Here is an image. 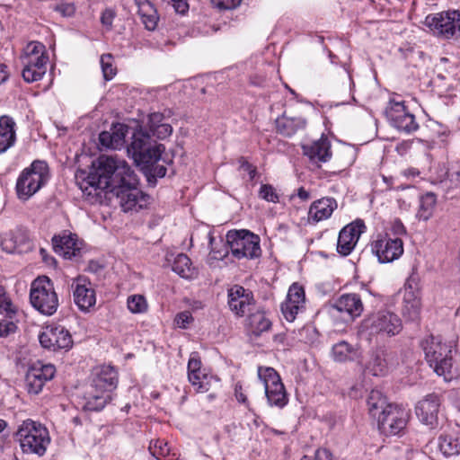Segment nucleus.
Returning a JSON list of instances; mask_svg holds the SVG:
<instances>
[{"instance_id": "obj_8", "label": "nucleus", "mask_w": 460, "mask_h": 460, "mask_svg": "<svg viewBox=\"0 0 460 460\" xmlns=\"http://www.w3.org/2000/svg\"><path fill=\"white\" fill-rule=\"evenodd\" d=\"M226 239L231 254L237 260H252L259 258L261 254L260 237L249 230H229Z\"/></svg>"}, {"instance_id": "obj_61", "label": "nucleus", "mask_w": 460, "mask_h": 460, "mask_svg": "<svg viewBox=\"0 0 460 460\" xmlns=\"http://www.w3.org/2000/svg\"><path fill=\"white\" fill-rule=\"evenodd\" d=\"M8 78L7 66L0 64V84Z\"/></svg>"}, {"instance_id": "obj_54", "label": "nucleus", "mask_w": 460, "mask_h": 460, "mask_svg": "<svg viewBox=\"0 0 460 460\" xmlns=\"http://www.w3.org/2000/svg\"><path fill=\"white\" fill-rule=\"evenodd\" d=\"M300 460H333L332 453L325 448H319L312 456H304Z\"/></svg>"}, {"instance_id": "obj_17", "label": "nucleus", "mask_w": 460, "mask_h": 460, "mask_svg": "<svg viewBox=\"0 0 460 460\" xmlns=\"http://www.w3.org/2000/svg\"><path fill=\"white\" fill-rule=\"evenodd\" d=\"M365 229L366 226L360 219L345 226L339 233L337 252L343 256L350 254Z\"/></svg>"}, {"instance_id": "obj_23", "label": "nucleus", "mask_w": 460, "mask_h": 460, "mask_svg": "<svg viewBox=\"0 0 460 460\" xmlns=\"http://www.w3.org/2000/svg\"><path fill=\"white\" fill-rule=\"evenodd\" d=\"M112 395L106 394L100 389L93 388V385L87 386L84 395L79 402L82 409L85 411H102L111 401Z\"/></svg>"}, {"instance_id": "obj_28", "label": "nucleus", "mask_w": 460, "mask_h": 460, "mask_svg": "<svg viewBox=\"0 0 460 460\" xmlns=\"http://www.w3.org/2000/svg\"><path fill=\"white\" fill-rule=\"evenodd\" d=\"M337 208V202L332 198H323L312 203L309 208V218L319 222L329 218L334 209Z\"/></svg>"}, {"instance_id": "obj_50", "label": "nucleus", "mask_w": 460, "mask_h": 460, "mask_svg": "<svg viewBox=\"0 0 460 460\" xmlns=\"http://www.w3.org/2000/svg\"><path fill=\"white\" fill-rule=\"evenodd\" d=\"M148 132L151 137H155L157 139H165L172 135V127L169 123H163Z\"/></svg>"}, {"instance_id": "obj_24", "label": "nucleus", "mask_w": 460, "mask_h": 460, "mask_svg": "<svg viewBox=\"0 0 460 460\" xmlns=\"http://www.w3.org/2000/svg\"><path fill=\"white\" fill-rule=\"evenodd\" d=\"M52 243L54 251L65 259L72 260L81 256V248L75 234L65 233L62 235H55Z\"/></svg>"}, {"instance_id": "obj_3", "label": "nucleus", "mask_w": 460, "mask_h": 460, "mask_svg": "<svg viewBox=\"0 0 460 460\" xmlns=\"http://www.w3.org/2000/svg\"><path fill=\"white\" fill-rule=\"evenodd\" d=\"M361 330L370 338H392L402 332V321L397 314L390 310H378L364 318Z\"/></svg>"}, {"instance_id": "obj_35", "label": "nucleus", "mask_w": 460, "mask_h": 460, "mask_svg": "<svg viewBox=\"0 0 460 460\" xmlns=\"http://www.w3.org/2000/svg\"><path fill=\"white\" fill-rule=\"evenodd\" d=\"M172 270L184 279H193L198 275L190 259L184 253H179L174 258Z\"/></svg>"}, {"instance_id": "obj_21", "label": "nucleus", "mask_w": 460, "mask_h": 460, "mask_svg": "<svg viewBox=\"0 0 460 460\" xmlns=\"http://www.w3.org/2000/svg\"><path fill=\"white\" fill-rule=\"evenodd\" d=\"M93 388L102 390L106 394L111 393L118 385V371L110 365H103L94 369L92 382Z\"/></svg>"}, {"instance_id": "obj_56", "label": "nucleus", "mask_w": 460, "mask_h": 460, "mask_svg": "<svg viewBox=\"0 0 460 460\" xmlns=\"http://www.w3.org/2000/svg\"><path fill=\"white\" fill-rule=\"evenodd\" d=\"M172 5L176 13L185 14L189 10L187 0H171Z\"/></svg>"}, {"instance_id": "obj_7", "label": "nucleus", "mask_w": 460, "mask_h": 460, "mask_svg": "<svg viewBox=\"0 0 460 460\" xmlns=\"http://www.w3.org/2000/svg\"><path fill=\"white\" fill-rule=\"evenodd\" d=\"M49 180V169L45 161L36 160L25 168L16 182L20 199H28L40 190Z\"/></svg>"}, {"instance_id": "obj_62", "label": "nucleus", "mask_w": 460, "mask_h": 460, "mask_svg": "<svg viewBox=\"0 0 460 460\" xmlns=\"http://www.w3.org/2000/svg\"><path fill=\"white\" fill-rule=\"evenodd\" d=\"M297 196L302 200H307L310 197V194L304 187H301L297 190Z\"/></svg>"}, {"instance_id": "obj_31", "label": "nucleus", "mask_w": 460, "mask_h": 460, "mask_svg": "<svg viewBox=\"0 0 460 460\" xmlns=\"http://www.w3.org/2000/svg\"><path fill=\"white\" fill-rule=\"evenodd\" d=\"M306 120L302 117H288L283 114L276 119L277 131L284 137H292L298 130L304 129Z\"/></svg>"}, {"instance_id": "obj_55", "label": "nucleus", "mask_w": 460, "mask_h": 460, "mask_svg": "<svg viewBox=\"0 0 460 460\" xmlns=\"http://www.w3.org/2000/svg\"><path fill=\"white\" fill-rule=\"evenodd\" d=\"M164 115L160 112H153L148 115L147 119V131L152 130L154 128L162 125L164 122Z\"/></svg>"}, {"instance_id": "obj_43", "label": "nucleus", "mask_w": 460, "mask_h": 460, "mask_svg": "<svg viewBox=\"0 0 460 460\" xmlns=\"http://www.w3.org/2000/svg\"><path fill=\"white\" fill-rule=\"evenodd\" d=\"M128 308L133 314H142L147 310V303L144 296L133 295L128 297Z\"/></svg>"}, {"instance_id": "obj_22", "label": "nucleus", "mask_w": 460, "mask_h": 460, "mask_svg": "<svg viewBox=\"0 0 460 460\" xmlns=\"http://www.w3.org/2000/svg\"><path fill=\"white\" fill-rule=\"evenodd\" d=\"M340 313L346 314L350 321L359 317L364 311V304L358 294L348 293L340 296L332 305Z\"/></svg>"}, {"instance_id": "obj_1", "label": "nucleus", "mask_w": 460, "mask_h": 460, "mask_svg": "<svg viewBox=\"0 0 460 460\" xmlns=\"http://www.w3.org/2000/svg\"><path fill=\"white\" fill-rule=\"evenodd\" d=\"M138 184L137 174L125 160L102 155L93 164L80 188L91 202L100 201L102 193H112L123 211L128 212L143 208L149 201L150 197Z\"/></svg>"}, {"instance_id": "obj_25", "label": "nucleus", "mask_w": 460, "mask_h": 460, "mask_svg": "<svg viewBox=\"0 0 460 460\" xmlns=\"http://www.w3.org/2000/svg\"><path fill=\"white\" fill-rule=\"evenodd\" d=\"M303 153L314 163H326L332 158L331 142L325 137L302 146Z\"/></svg>"}, {"instance_id": "obj_41", "label": "nucleus", "mask_w": 460, "mask_h": 460, "mask_svg": "<svg viewBox=\"0 0 460 460\" xmlns=\"http://www.w3.org/2000/svg\"><path fill=\"white\" fill-rule=\"evenodd\" d=\"M40 55L48 56L45 46L39 41H31L24 48L21 61L31 60V58H36L37 57L40 58Z\"/></svg>"}, {"instance_id": "obj_18", "label": "nucleus", "mask_w": 460, "mask_h": 460, "mask_svg": "<svg viewBox=\"0 0 460 460\" xmlns=\"http://www.w3.org/2000/svg\"><path fill=\"white\" fill-rule=\"evenodd\" d=\"M56 368L51 364L32 366L27 371L25 385L29 394H38L41 392L46 382L51 380Z\"/></svg>"}, {"instance_id": "obj_60", "label": "nucleus", "mask_w": 460, "mask_h": 460, "mask_svg": "<svg viewBox=\"0 0 460 460\" xmlns=\"http://www.w3.org/2000/svg\"><path fill=\"white\" fill-rule=\"evenodd\" d=\"M391 231L396 235H401L406 233L403 224L399 219H395L392 223Z\"/></svg>"}, {"instance_id": "obj_58", "label": "nucleus", "mask_w": 460, "mask_h": 460, "mask_svg": "<svg viewBox=\"0 0 460 460\" xmlns=\"http://www.w3.org/2000/svg\"><path fill=\"white\" fill-rule=\"evenodd\" d=\"M234 396L239 402L243 403V404L248 403V400H247L246 395L243 393V385H242L241 382H236L234 385Z\"/></svg>"}, {"instance_id": "obj_6", "label": "nucleus", "mask_w": 460, "mask_h": 460, "mask_svg": "<svg viewBox=\"0 0 460 460\" xmlns=\"http://www.w3.org/2000/svg\"><path fill=\"white\" fill-rule=\"evenodd\" d=\"M30 302L43 315H53L59 305L53 282L46 276L39 277L31 285Z\"/></svg>"}, {"instance_id": "obj_42", "label": "nucleus", "mask_w": 460, "mask_h": 460, "mask_svg": "<svg viewBox=\"0 0 460 460\" xmlns=\"http://www.w3.org/2000/svg\"><path fill=\"white\" fill-rule=\"evenodd\" d=\"M100 63L104 79L111 80L117 74V69L113 66V56L110 53L102 55Z\"/></svg>"}, {"instance_id": "obj_33", "label": "nucleus", "mask_w": 460, "mask_h": 460, "mask_svg": "<svg viewBox=\"0 0 460 460\" xmlns=\"http://www.w3.org/2000/svg\"><path fill=\"white\" fill-rule=\"evenodd\" d=\"M368 413L374 420H376L384 411L394 403H389L386 397L379 390H372L367 399Z\"/></svg>"}, {"instance_id": "obj_52", "label": "nucleus", "mask_w": 460, "mask_h": 460, "mask_svg": "<svg viewBox=\"0 0 460 460\" xmlns=\"http://www.w3.org/2000/svg\"><path fill=\"white\" fill-rule=\"evenodd\" d=\"M149 451L153 456L155 458H159L160 456H164L169 453V448L167 447V444L163 441H155L154 446L149 447Z\"/></svg>"}, {"instance_id": "obj_20", "label": "nucleus", "mask_w": 460, "mask_h": 460, "mask_svg": "<svg viewBox=\"0 0 460 460\" xmlns=\"http://www.w3.org/2000/svg\"><path fill=\"white\" fill-rule=\"evenodd\" d=\"M440 403L441 399L438 394L433 393L426 395L415 407L418 419L426 425L433 426L438 420Z\"/></svg>"}, {"instance_id": "obj_26", "label": "nucleus", "mask_w": 460, "mask_h": 460, "mask_svg": "<svg viewBox=\"0 0 460 460\" xmlns=\"http://www.w3.org/2000/svg\"><path fill=\"white\" fill-rule=\"evenodd\" d=\"M22 65V75L25 82L34 83L40 81L47 72L49 56H42L31 58V60L21 61Z\"/></svg>"}, {"instance_id": "obj_32", "label": "nucleus", "mask_w": 460, "mask_h": 460, "mask_svg": "<svg viewBox=\"0 0 460 460\" xmlns=\"http://www.w3.org/2000/svg\"><path fill=\"white\" fill-rule=\"evenodd\" d=\"M438 448L445 456H454L460 453V429L440 435Z\"/></svg>"}, {"instance_id": "obj_44", "label": "nucleus", "mask_w": 460, "mask_h": 460, "mask_svg": "<svg viewBox=\"0 0 460 460\" xmlns=\"http://www.w3.org/2000/svg\"><path fill=\"white\" fill-rule=\"evenodd\" d=\"M304 307L299 304H295V302L285 300L281 304V312L285 317V319L288 322H293L298 312Z\"/></svg>"}, {"instance_id": "obj_63", "label": "nucleus", "mask_w": 460, "mask_h": 460, "mask_svg": "<svg viewBox=\"0 0 460 460\" xmlns=\"http://www.w3.org/2000/svg\"><path fill=\"white\" fill-rule=\"evenodd\" d=\"M208 239H209V245H210L211 252H213V253H219V257L220 258L225 257L228 253V251H226V252L224 254H221L219 252L215 250V248L213 247L214 237H213V235L210 233L208 234Z\"/></svg>"}, {"instance_id": "obj_37", "label": "nucleus", "mask_w": 460, "mask_h": 460, "mask_svg": "<svg viewBox=\"0 0 460 460\" xmlns=\"http://www.w3.org/2000/svg\"><path fill=\"white\" fill-rule=\"evenodd\" d=\"M19 307L15 305L5 288L0 285V315L4 318L17 319Z\"/></svg>"}, {"instance_id": "obj_11", "label": "nucleus", "mask_w": 460, "mask_h": 460, "mask_svg": "<svg viewBox=\"0 0 460 460\" xmlns=\"http://www.w3.org/2000/svg\"><path fill=\"white\" fill-rule=\"evenodd\" d=\"M427 24L444 39L460 38V11L449 10L427 16Z\"/></svg>"}, {"instance_id": "obj_57", "label": "nucleus", "mask_w": 460, "mask_h": 460, "mask_svg": "<svg viewBox=\"0 0 460 460\" xmlns=\"http://www.w3.org/2000/svg\"><path fill=\"white\" fill-rule=\"evenodd\" d=\"M114 17H115V12L111 9H106L102 13L101 22L104 26L111 28L112 25Z\"/></svg>"}, {"instance_id": "obj_46", "label": "nucleus", "mask_w": 460, "mask_h": 460, "mask_svg": "<svg viewBox=\"0 0 460 460\" xmlns=\"http://www.w3.org/2000/svg\"><path fill=\"white\" fill-rule=\"evenodd\" d=\"M258 195L259 198L268 202H279V195L278 194L276 189L270 184H261Z\"/></svg>"}, {"instance_id": "obj_39", "label": "nucleus", "mask_w": 460, "mask_h": 460, "mask_svg": "<svg viewBox=\"0 0 460 460\" xmlns=\"http://www.w3.org/2000/svg\"><path fill=\"white\" fill-rule=\"evenodd\" d=\"M139 169L146 176L148 185L151 187H155L157 182V178H164L167 172L166 167L163 164H158V162L144 164L139 166Z\"/></svg>"}, {"instance_id": "obj_40", "label": "nucleus", "mask_w": 460, "mask_h": 460, "mask_svg": "<svg viewBox=\"0 0 460 460\" xmlns=\"http://www.w3.org/2000/svg\"><path fill=\"white\" fill-rule=\"evenodd\" d=\"M138 14L141 22L148 31H154L157 25L158 16L153 4L145 1L138 5Z\"/></svg>"}, {"instance_id": "obj_38", "label": "nucleus", "mask_w": 460, "mask_h": 460, "mask_svg": "<svg viewBox=\"0 0 460 460\" xmlns=\"http://www.w3.org/2000/svg\"><path fill=\"white\" fill-rule=\"evenodd\" d=\"M437 197L433 192H427L420 199V205L416 214L419 220H429L434 212Z\"/></svg>"}, {"instance_id": "obj_36", "label": "nucleus", "mask_w": 460, "mask_h": 460, "mask_svg": "<svg viewBox=\"0 0 460 460\" xmlns=\"http://www.w3.org/2000/svg\"><path fill=\"white\" fill-rule=\"evenodd\" d=\"M332 355L335 361L346 362L355 359L358 350L349 342L341 341L332 346Z\"/></svg>"}, {"instance_id": "obj_47", "label": "nucleus", "mask_w": 460, "mask_h": 460, "mask_svg": "<svg viewBox=\"0 0 460 460\" xmlns=\"http://www.w3.org/2000/svg\"><path fill=\"white\" fill-rule=\"evenodd\" d=\"M287 300L295 302L304 305L305 304V291L304 288L297 284H293L288 292Z\"/></svg>"}, {"instance_id": "obj_53", "label": "nucleus", "mask_w": 460, "mask_h": 460, "mask_svg": "<svg viewBox=\"0 0 460 460\" xmlns=\"http://www.w3.org/2000/svg\"><path fill=\"white\" fill-rule=\"evenodd\" d=\"M242 0H211L212 4L219 10H231L237 7Z\"/></svg>"}, {"instance_id": "obj_16", "label": "nucleus", "mask_w": 460, "mask_h": 460, "mask_svg": "<svg viewBox=\"0 0 460 460\" xmlns=\"http://www.w3.org/2000/svg\"><path fill=\"white\" fill-rule=\"evenodd\" d=\"M398 365L399 358L396 352L385 348H377L371 354L367 368L374 376H385Z\"/></svg>"}, {"instance_id": "obj_48", "label": "nucleus", "mask_w": 460, "mask_h": 460, "mask_svg": "<svg viewBox=\"0 0 460 460\" xmlns=\"http://www.w3.org/2000/svg\"><path fill=\"white\" fill-rule=\"evenodd\" d=\"M17 319L4 318L0 319V337H8L17 330Z\"/></svg>"}, {"instance_id": "obj_34", "label": "nucleus", "mask_w": 460, "mask_h": 460, "mask_svg": "<svg viewBox=\"0 0 460 460\" xmlns=\"http://www.w3.org/2000/svg\"><path fill=\"white\" fill-rule=\"evenodd\" d=\"M128 129L129 128L128 126L118 124L114 126L112 133L102 132L99 136V140L102 146L118 148L124 144Z\"/></svg>"}, {"instance_id": "obj_14", "label": "nucleus", "mask_w": 460, "mask_h": 460, "mask_svg": "<svg viewBox=\"0 0 460 460\" xmlns=\"http://www.w3.org/2000/svg\"><path fill=\"white\" fill-rule=\"evenodd\" d=\"M227 297L230 310L238 317L249 314L255 305L252 292L240 285H234L230 288L227 291Z\"/></svg>"}, {"instance_id": "obj_49", "label": "nucleus", "mask_w": 460, "mask_h": 460, "mask_svg": "<svg viewBox=\"0 0 460 460\" xmlns=\"http://www.w3.org/2000/svg\"><path fill=\"white\" fill-rule=\"evenodd\" d=\"M201 361L197 353H192L188 362V378L196 380L195 373H200Z\"/></svg>"}, {"instance_id": "obj_12", "label": "nucleus", "mask_w": 460, "mask_h": 460, "mask_svg": "<svg viewBox=\"0 0 460 460\" xmlns=\"http://www.w3.org/2000/svg\"><path fill=\"white\" fill-rule=\"evenodd\" d=\"M385 115L390 124L399 131L411 134L419 128L414 115L406 109L403 101L390 100Z\"/></svg>"}, {"instance_id": "obj_9", "label": "nucleus", "mask_w": 460, "mask_h": 460, "mask_svg": "<svg viewBox=\"0 0 460 460\" xmlns=\"http://www.w3.org/2000/svg\"><path fill=\"white\" fill-rule=\"evenodd\" d=\"M258 377L264 386L265 396L270 407L284 408L288 395L279 373L270 367H258Z\"/></svg>"}, {"instance_id": "obj_64", "label": "nucleus", "mask_w": 460, "mask_h": 460, "mask_svg": "<svg viewBox=\"0 0 460 460\" xmlns=\"http://www.w3.org/2000/svg\"><path fill=\"white\" fill-rule=\"evenodd\" d=\"M451 181L456 182V184L460 185V168L456 171H453L450 173Z\"/></svg>"}, {"instance_id": "obj_2", "label": "nucleus", "mask_w": 460, "mask_h": 460, "mask_svg": "<svg viewBox=\"0 0 460 460\" xmlns=\"http://www.w3.org/2000/svg\"><path fill=\"white\" fill-rule=\"evenodd\" d=\"M164 150V146L157 143L149 132L141 127L133 131L131 141L127 146L128 156L133 159L137 167L144 164L159 162Z\"/></svg>"}, {"instance_id": "obj_5", "label": "nucleus", "mask_w": 460, "mask_h": 460, "mask_svg": "<svg viewBox=\"0 0 460 460\" xmlns=\"http://www.w3.org/2000/svg\"><path fill=\"white\" fill-rule=\"evenodd\" d=\"M422 348L425 358L434 372L444 376L445 380L450 379L448 376L453 366L452 346L431 335L422 341Z\"/></svg>"}, {"instance_id": "obj_10", "label": "nucleus", "mask_w": 460, "mask_h": 460, "mask_svg": "<svg viewBox=\"0 0 460 460\" xmlns=\"http://www.w3.org/2000/svg\"><path fill=\"white\" fill-rule=\"evenodd\" d=\"M409 411L404 407L393 404L384 411L376 420L379 431L385 436L400 435L408 423Z\"/></svg>"}, {"instance_id": "obj_29", "label": "nucleus", "mask_w": 460, "mask_h": 460, "mask_svg": "<svg viewBox=\"0 0 460 460\" xmlns=\"http://www.w3.org/2000/svg\"><path fill=\"white\" fill-rule=\"evenodd\" d=\"M271 322L266 316L265 312L257 310L252 311L247 317V331L251 336L260 337L264 332H269L271 328Z\"/></svg>"}, {"instance_id": "obj_27", "label": "nucleus", "mask_w": 460, "mask_h": 460, "mask_svg": "<svg viewBox=\"0 0 460 460\" xmlns=\"http://www.w3.org/2000/svg\"><path fill=\"white\" fill-rule=\"evenodd\" d=\"M412 279H408L405 284V291L403 295L402 314L411 321L419 318L420 313L421 303L419 296L413 289L411 285Z\"/></svg>"}, {"instance_id": "obj_59", "label": "nucleus", "mask_w": 460, "mask_h": 460, "mask_svg": "<svg viewBox=\"0 0 460 460\" xmlns=\"http://www.w3.org/2000/svg\"><path fill=\"white\" fill-rule=\"evenodd\" d=\"M241 168L247 172L251 181L254 180L257 175V168L247 161H243Z\"/></svg>"}, {"instance_id": "obj_13", "label": "nucleus", "mask_w": 460, "mask_h": 460, "mask_svg": "<svg viewBox=\"0 0 460 460\" xmlns=\"http://www.w3.org/2000/svg\"><path fill=\"white\" fill-rule=\"evenodd\" d=\"M40 345L51 351H68L73 347L72 335L61 325H49L39 335Z\"/></svg>"}, {"instance_id": "obj_15", "label": "nucleus", "mask_w": 460, "mask_h": 460, "mask_svg": "<svg viewBox=\"0 0 460 460\" xmlns=\"http://www.w3.org/2000/svg\"><path fill=\"white\" fill-rule=\"evenodd\" d=\"M372 250L382 263L392 262L403 253V243L399 237L379 236L372 244Z\"/></svg>"}, {"instance_id": "obj_45", "label": "nucleus", "mask_w": 460, "mask_h": 460, "mask_svg": "<svg viewBox=\"0 0 460 460\" xmlns=\"http://www.w3.org/2000/svg\"><path fill=\"white\" fill-rule=\"evenodd\" d=\"M195 377L197 378L196 380L189 379L195 390L198 393L208 392L210 387L209 381L212 377L208 376L202 370H200V373H195Z\"/></svg>"}, {"instance_id": "obj_19", "label": "nucleus", "mask_w": 460, "mask_h": 460, "mask_svg": "<svg viewBox=\"0 0 460 460\" xmlns=\"http://www.w3.org/2000/svg\"><path fill=\"white\" fill-rule=\"evenodd\" d=\"M75 304L83 312H87L96 303L95 291L85 278L79 277L72 283Z\"/></svg>"}, {"instance_id": "obj_4", "label": "nucleus", "mask_w": 460, "mask_h": 460, "mask_svg": "<svg viewBox=\"0 0 460 460\" xmlns=\"http://www.w3.org/2000/svg\"><path fill=\"white\" fill-rule=\"evenodd\" d=\"M15 437L25 454H35L42 456L50 443L48 429L40 423L30 419L23 420L19 426Z\"/></svg>"}, {"instance_id": "obj_51", "label": "nucleus", "mask_w": 460, "mask_h": 460, "mask_svg": "<svg viewBox=\"0 0 460 460\" xmlns=\"http://www.w3.org/2000/svg\"><path fill=\"white\" fill-rule=\"evenodd\" d=\"M193 322V317L189 311H183L176 314L174 323L181 329L188 328L189 324Z\"/></svg>"}, {"instance_id": "obj_30", "label": "nucleus", "mask_w": 460, "mask_h": 460, "mask_svg": "<svg viewBox=\"0 0 460 460\" xmlns=\"http://www.w3.org/2000/svg\"><path fill=\"white\" fill-rule=\"evenodd\" d=\"M15 122L13 118L3 115L0 117V154L13 146L16 140Z\"/></svg>"}]
</instances>
